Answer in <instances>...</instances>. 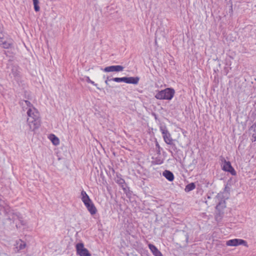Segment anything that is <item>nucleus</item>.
Listing matches in <instances>:
<instances>
[{"mask_svg": "<svg viewBox=\"0 0 256 256\" xmlns=\"http://www.w3.org/2000/svg\"><path fill=\"white\" fill-rule=\"evenodd\" d=\"M175 91L172 88H166L164 90L158 91L155 95L158 100H171L174 97Z\"/></svg>", "mask_w": 256, "mask_h": 256, "instance_id": "1", "label": "nucleus"}, {"mask_svg": "<svg viewBox=\"0 0 256 256\" xmlns=\"http://www.w3.org/2000/svg\"><path fill=\"white\" fill-rule=\"evenodd\" d=\"M160 130L162 132V137L165 142L168 144L172 145L173 146L176 148V145L175 144H173L171 135L168 130L166 128L161 126L160 128Z\"/></svg>", "mask_w": 256, "mask_h": 256, "instance_id": "2", "label": "nucleus"}, {"mask_svg": "<svg viewBox=\"0 0 256 256\" xmlns=\"http://www.w3.org/2000/svg\"><path fill=\"white\" fill-rule=\"evenodd\" d=\"M27 122L30 126V128L32 131L38 128L40 126V118H34L32 117L28 118Z\"/></svg>", "mask_w": 256, "mask_h": 256, "instance_id": "3", "label": "nucleus"}, {"mask_svg": "<svg viewBox=\"0 0 256 256\" xmlns=\"http://www.w3.org/2000/svg\"><path fill=\"white\" fill-rule=\"evenodd\" d=\"M76 247L77 254L80 256H91V254L88 249L84 248L83 243L80 242L77 244Z\"/></svg>", "mask_w": 256, "mask_h": 256, "instance_id": "4", "label": "nucleus"}, {"mask_svg": "<svg viewBox=\"0 0 256 256\" xmlns=\"http://www.w3.org/2000/svg\"><path fill=\"white\" fill-rule=\"evenodd\" d=\"M246 242L242 240V239H238V238H234L228 240L226 241V244L228 246H236L239 245H244L246 246Z\"/></svg>", "mask_w": 256, "mask_h": 256, "instance_id": "5", "label": "nucleus"}, {"mask_svg": "<svg viewBox=\"0 0 256 256\" xmlns=\"http://www.w3.org/2000/svg\"><path fill=\"white\" fill-rule=\"evenodd\" d=\"M124 66L120 65L110 66L106 67L104 68H101V70L104 72H120L123 71Z\"/></svg>", "mask_w": 256, "mask_h": 256, "instance_id": "6", "label": "nucleus"}, {"mask_svg": "<svg viewBox=\"0 0 256 256\" xmlns=\"http://www.w3.org/2000/svg\"><path fill=\"white\" fill-rule=\"evenodd\" d=\"M222 170L226 172H230L232 175H236V172L234 168L232 167L230 162L226 161L224 159L222 166Z\"/></svg>", "mask_w": 256, "mask_h": 256, "instance_id": "7", "label": "nucleus"}, {"mask_svg": "<svg viewBox=\"0 0 256 256\" xmlns=\"http://www.w3.org/2000/svg\"><path fill=\"white\" fill-rule=\"evenodd\" d=\"M84 204L92 215H94L96 214L97 210L92 200H90V202H87Z\"/></svg>", "mask_w": 256, "mask_h": 256, "instance_id": "8", "label": "nucleus"}, {"mask_svg": "<svg viewBox=\"0 0 256 256\" xmlns=\"http://www.w3.org/2000/svg\"><path fill=\"white\" fill-rule=\"evenodd\" d=\"M27 114L28 116V118L32 117L34 118V117L40 118L38 112L35 108L33 107L32 108H30L28 109L27 111Z\"/></svg>", "mask_w": 256, "mask_h": 256, "instance_id": "9", "label": "nucleus"}, {"mask_svg": "<svg viewBox=\"0 0 256 256\" xmlns=\"http://www.w3.org/2000/svg\"><path fill=\"white\" fill-rule=\"evenodd\" d=\"M149 248L154 256H163L162 252L152 244H150L148 245Z\"/></svg>", "mask_w": 256, "mask_h": 256, "instance_id": "10", "label": "nucleus"}, {"mask_svg": "<svg viewBox=\"0 0 256 256\" xmlns=\"http://www.w3.org/2000/svg\"><path fill=\"white\" fill-rule=\"evenodd\" d=\"M8 219L12 220L14 222L16 220H18L21 223L22 225H24L25 223L24 220H22V216L20 213H12V218H8Z\"/></svg>", "mask_w": 256, "mask_h": 256, "instance_id": "11", "label": "nucleus"}, {"mask_svg": "<svg viewBox=\"0 0 256 256\" xmlns=\"http://www.w3.org/2000/svg\"><path fill=\"white\" fill-rule=\"evenodd\" d=\"M140 78L136 77H125V82L127 84H138Z\"/></svg>", "mask_w": 256, "mask_h": 256, "instance_id": "12", "label": "nucleus"}, {"mask_svg": "<svg viewBox=\"0 0 256 256\" xmlns=\"http://www.w3.org/2000/svg\"><path fill=\"white\" fill-rule=\"evenodd\" d=\"M162 175L170 182H172L174 179V174L170 170H165Z\"/></svg>", "mask_w": 256, "mask_h": 256, "instance_id": "13", "label": "nucleus"}, {"mask_svg": "<svg viewBox=\"0 0 256 256\" xmlns=\"http://www.w3.org/2000/svg\"><path fill=\"white\" fill-rule=\"evenodd\" d=\"M26 246V243L20 239L18 240L16 242V248L18 251L24 249Z\"/></svg>", "mask_w": 256, "mask_h": 256, "instance_id": "14", "label": "nucleus"}, {"mask_svg": "<svg viewBox=\"0 0 256 256\" xmlns=\"http://www.w3.org/2000/svg\"><path fill=\"white\" fill-rule=\"evenodd\" d=\"M116 182L122 187L124 192L126 193V188L124 186V185L125 184L124 180L123 178H121L120 177L117 176V178L116 179Z\"/></svg>", "mask_w": 256, "mask_h": 256, "instance_id": "15", "label": "nucleus"}, {"mask_svg": "<svg viewBox=\"0 0 256 256\" xmlns=\"http://www.w3.org/2000/svg\"><path fill=\"white\" fill-rule=\"evenodd\" d=\"M0 45L2 48L5 49L11 50L14 48V44L12 41L4 42Z\"/></svg>", "mask_w": 256, "mask_h": 256, "instance_id": "16", "label": "nucleus"}, {"mask_svg": "<svg viewBox=\"0 0 256 256\" xmlns=\"http://www.w3.org/2000/svg\"><path fill=\"white\" fill-rule=\"evenodd\" d=\"M81 199L84 204L87 202H90V200H92L84 190L81 192Z\"/></svg>", "mask_w": 256, "mask_h": 256, "instance_id": "17", "label": "nucleus"}, {"mask_svg": "<svg viewBox=\"0 0 256 256\" xmlns=\"http://www.w3.org/2000/svg\"><path fill=\"white\" fill-rule=\"evenodd\" d=\"M50 138L52 141V143L55 145L57 146L60 143V140L58 137H56L55 135L52 134L50 136Z\"/></svg>", "mask_w": 256, "mask_h": 256, "instance_id": "18", "label": "nucleus"}, {"mask_svg": "<svg viewBox=\"0 0 256 256\" xmlns=\"http://www.w3.org/2000/svg\"><path fill=\"white\" fill-rule=\"evenodd\" d=\"M20 104L23 108H24V104H26V108H28V109L32 108V104L28 100H21L20 102Z\"/></svg>", "mask_w": 256, "mask_h": 256, "instance_id": "19", "label": "nucleus"}, {"mask_svg": "<svg viewBox=\"0 0 256 256\" xmlns=\"http://www.w3.org/2000/svg\"><path fill=\"white\" fill-rule=\"evenodd\" d=\"M195 188H196V185H195L194 183L192 182V183H190V184H187L184 190L186 192H189L194 190Z\"/></svg>", "mask_w": 256, "mask_h": 256, "instance_id": "20", "label": "nucleus"}, {"mask_svg": "<svg viewBox=\"0 0 256 256\" xmlns=\"http://www.w3.org/2000/svg\"><path fill=\"white\" fill-rule=\"evenodd\" d=\"M110 80H112V81L117 82H125V77L122 78H110Z\"/></svg>", "mask_w": 256, "mask_h": 256, "instance_id": "21", "label": "nucleus"}, {"mask_svg": "<svg viewBox=\"0 0 256 256\" xmlns=\"http://www.w3.org/2000/svg\"><path fill=\"white\" fill-rule=\"evenodd\" d=\"M12 49L10 50H4V54H5L7 56L11 57L12 56L13 52H11Z\"/></svg>", "mask_w": 256, "mask_h": 256, "instance_id": "22", "label": "nucleus"}, {"mask_svg": "<svg viewBox=\"0 0 256 256\" xmlns=\"http://www.w3.org/2000/svg\"><path fill=\"white\" fill-rule=\"evenodd\" d=\"M90 84H92V85L96 86L97 88L98 89V90H100V88L98 87V84H96L94 81L90 80Z\"/></svg>", "mask_w": 256, "mask_h": 256, "instance_id": "23", "label": "nucleus"}, {"mask_svg": "<svg viewBox=\"0 0 256 256\" xmlns=\"http://www.w3.org/2000/svg\"><path fill=\"white\" fill-rule=\"evenodd\" d=\"M34 9L36 12H38L40 10V6L38 5H35L34 6Z\"/></svg>", "mask_w": 256, "mask_h": 256, "instance_id": "24", "label": "nucleus"}, {"mask_svg": "<svg viewBox=\"0 0 256 256\" xmlns=\"http://www.w3.org/2000/svg\"><path fill=\"white\" fill-rule=\"evenodd\" d=\"M84 80H86V81L87 82H88V83H89V82H90V78H89L88 76H84Z\"/></svg>", "mask_w": 256, "mask_h": 256, "instance_id": "25", "label": "nucleus"}, {"mask_svg": "<svg viewBox=\"0 0 256 256\" xmlns=\"http://www.w3.org/2000/svg\"><path fill=\"white\" fill-rule=\"evenodd\" d=\"M4 210L6 211V213H8L10 212V208L8 206H6L4 208Z\"/></svg>", "mask_w": 256, "mask_h": 256, "instance_id": "26", "label": "nucleus"}, {"mask_svg": "<svg viewBox=\"0 0 256 256\" xmlns=\"http://www.w3.org/2000/svg\"><path fill=\"white\" fill-rule=\"evenodd\" d=\"M34 5H38V0H33Z\"/></svg>", "mask_w": 256, "mask_h": 256, "instance_id": "27", "label": "nucleus"}, {"mask_svg": "<svg viewBox=\"0 0 256 256\" xmlns=\"http://www.w3.org/2000/svg\"><path fill=\"white\" fill-rule=\"evenodd\" d=\"M12 74H14V76H16L18 75L17 72L16 71L14 72V68L12 69Z\"/></svg>", "mask_w": 256, "mask_h": 256, "instance_id": "28", "label": "nucleus"}, {"mask_svg": "<svg viewBox=\"0 0 256 256\" xmlns=\"http://www.w3.org/2000/svg\"><path fill=\"white\" fill-rule=\"evenodd\" d=\"M184 236H186V242H188V234H184Z\"/></svg>", "mask_w": 256, "mask_h": 256, "instance_id": "29", "label": "nucleus"}, {"mask_svg": "<svg viewBox=\"0 0 256 256\" xmlns=\"http://www.w3.org/2000/svg\"><path fill=\"white\" fill-rule=\"evenodd\" d=\"M108 80H110V79H109V78L108 77L106 78V80H105V83L106 85H108Z\"/></svg>", "mask_w": 256, "mask_h": 256, "instance_id": "30", "label": "nucleus"}, {"mask_svg": "<svg viewBox=\"0 0 256 256\" xmlns=\"http://www.w3.org/2000/svg\"><path fill=\"white\" fill-rule=\"evenodd\" d=\"M220 204H221V202H220L218 203V204H217V206H216V208H218V207L220 206Z\"/></svg>", "mask_w": 256, "mask_h": 256, "instance_id": "31", "label": "nucleus"}, {"mask_svg": "<svg viewBox=\"0 0 256 256\" xmlns=\"http://www.w3.org/2000/svg\"><path fill=\"white\" fill-rule=\"evenodd\" d=\"M156 146L158 148H160V145L158 144V143H157V144H156Z\"/></svg>", "mask_w": 256, "mask_h": 256, "instance_id": "32", "label": "nucleus"}, {"mask_svg": "<svg viewBox=\"0 0 256 256\" xmlns=\"http://www.w3.org/2000/svg\"><path fill=\"white\" fill-rule=\"evenodd\" d=\"M230 10L232 12V4H231V6H230Z\"/></svg>", "mask_w": 256, "mask_h": 256, "instance_id": "33", "label": "nucleus"}, {"mask_svg": "<svg viewBox=\"0 0 256 256\" xmlns=\"http://www.w3.org/2000/svg\"><path fill=\"white\" fill-rule=\"evenodd\" d=\"M26 104H24V108L26 106Z\"/></svg>", "mask_w": 256, "mask_h": 256, "instance_id": "34", "label": "nucleus"}]
</instances>
